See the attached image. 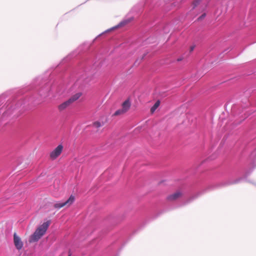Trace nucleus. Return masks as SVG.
<instances>
[{
	"mask_svg": "<svg viewBox=\"0 0 256 256\" xmlns=\"http://www.w3.org/2000/svg\"><path fill=\"white\" fill-rule=\"evenodd\" d=\"M50 224V222L48 221L40 226L34 234L30 236L29 242H33L38 241L45 234Z\"/></svg>",
	"mask_w": 256,
	"mask_h": 256,
	"instance_id": "f257e3e1",
	"label": "nucleus"
},
{
	"mask_svg": "<svg viewBox=\"0 0 256 256\" xmlns=\"http://www.w3.org/2000/svg\"><path fill=\"white\" fill-rule=\"evenodd\" d=\"M75 200L74 196L71 195L68 200L63 202H57L54 204V207L56 209H60L62 207H69L74 202Z\"/></svg>",
	"mask_w": 256,
	"mask_h": 256,
	"instance_id": "f03ea898",
	"label": "nucleus"
},
{
	"mask_svg": "<svg viewBox=\"0 0 256 256\" xmlns=\"http://www.w3.org/2000/svg\"><path fill=\"white\" fill-rule=\"evenodd\" d=\"M63 146L62 145H58L50 154L52 159L54 160L58 157L62 152Z\"/></svg>",
	"mask_w": 256,
	"mask_h": 256,
	"instance_id": "7ed1b4c3",
	"label": "nucleus"
},
{
	"mask_svg": "<svg viewBox=\"0 0 256 256\" xmlns=\"http://www.w3.org/2000/svg\"><path fill=\"white\" fill-rule=\"evenodd\" d=\"M182 196V193L180 191H177L174 194L168 195L166 200L170 202L174 201Z\"/></svg>",
	"mask_w": 256,
	"mask_h": 256,
	"instance_id": "20e7f679",
	"label": "nucleus"
},
{
	"mask_svg": "<svg viewBox=\"0 0 256 256\" xmlns=\"http://www.w3.org/2000/svg\"><path fill=\"white\" fill-rule=\"evenodd\" d=\"M14 246L18 250H20L22 248L23 243L16 233L14 235Z\"/></svg>",
	"mask_w": 256,
	"mask_h": 256,
	"instance_id": "39448f33",
	"label": "nucleus"
},
{
	"mask_svg": "<svg viewBox=\"0 0 256 256\" xmlns=\"http://www.w3.org/2000/svg\"><path fill=\"white\" fill-rule=\"evenodd\" d=\"M104 125V122H100V121H95L93 122L90 126L96 128V132H98L99 128Z\"/></svg>",
	"mask_w": 256,
	"mask_h": 256,
	"instance_id": "423d86ee",
	"label": "nucleus"
},
{
	"mask_svg": "<svg viewBox=\"0 0 256 256\" xmlns=\"http://www.w3.org/2000/svg\"><path fill=\"white\" fill-rule=\"evenodd\" d=\"M70 105L71 104L68 100H67L62 102L58 106V110L60 112L63 111Z\"/></svg>",
	"mask_w": 256,
	"mask_h": 256,
	"instance_id": "0eeeda50",
	"label": "nucleus"
},
{
	"mask_svg": "<svg viewBox=\"0 0 256 256\" xmlns=\"http://www.w3.org/2000/svg\"><path fill=\"white\" fill-rule=\"evenodd\" d=\"M82 96V94L80 92H78L76 94H75L72 96L68 100L71 104L74 102L75 101L78 100Z\"/></svg>",
	"mask_w": 256,
	"mask_h": 256,
	"instance_id": "6e6552de",
	"label": "nucleus"
},
{
	"mask_svg": "<svg viewBox=\"0 0 256 256\" xmlns=\"http://www.w3.org/2000/svg\"><path fill=\"white\" fill-rule=\"evenodd\" d=\"M130 103L128 100H125L122 104V108L126 112L130 108Z\"/></svg>",
	"mask_w": 256,
	"mask_h": 256,
	"instance_id": "1a4fd4ad",
	"label": "nucleus"
},
{
	"mask_svg": "<svg viewBox=\"0 0 256 256\" xmlns=\"http://www.w3.org/2000/svg\"><path fill=\"white\" fill-rule=\"evenodd\" d=\"M160 104V102L159 100H158L154 104L151 108H150V112L152 113H154L155 110H156V108L159 106Z\"/></svg>",
	"mask_w": 256,
	"mask_h": 256,
	"instance_id": "9d476101",
	"label": "nucleus"
},
{
	"mask_svg": "<svg viewBox=\"0 0 256 256\" xmlns=\"http://www.w3.org/2000/svg\"><path fill=\"white\" fill-rule=\"evenodd\" d=\"M126 113L122 108L119 109L115 112L114 114V116H118L120 115H122Z\"/></svg>",
	"mask_w": 256,
	"mask_h": 256,
	"instance_id": "9b49d317",
	"label": "nucleus"
},
{
	"mask_svg": "<svg viewBox=\"0 0 256 256\" xmlns=\"http://www.w3.org/2000/svg\"><path fill=\"white\" fill-rule=\"evenodd\" d=\"M205 16H206V14H202L201 16H200L198 18V20H202V18H204Z\"/></svg>",
	"mask_w": 256,
	"mask_h": 256,
	"instance_id": "f8f14e48",
	"label": "nucleus"
},
{
	"mask_svg": "<svg viewBox=\"0 0 256 256\" xmlns=\"http://www.w3.org/2000/svg\"><path fill=\"white\" fill-rule=\"evenodd\" d=\"M194 46H191L190 48V52H192L194 50Z\"/></svg>",
	"mask_w": 256,
	"mask_h": 256,
	"instance_id": "ddd939ff",
	"label": "nucleus"
},
{
	"mask_svg": "<svg viewBox=\"0 0 256 256\" xmlns=\"http://www.w3.org/2000/svg\"><path fill=\"white\" fill-rule=\"evenodd\" d=\"M200 1V0H196L194 2V4H195V6H196V4H198L199 3Z\"/></svg>",
	"mask_w": 256,
	"mask_h": 256,
	"instance_id": "4468645a",
	"label": "nucleus"
},
{
	"mask_svg": "<svg viewBox=\"0 0 256 256\" xmlns=\"http://www.w3.org/2000/svg\"><path fill=\"white\" fill-rule=\"evenodd\" d=\"M182 60V58H178V59L177 60H178V62H179V61H180V60Z\"/></svg>",
	"mask_w": 256,
	"mask_h": 256,
	"instance_id": "2eb2a0df",
	"label": "nucleus"
},
{
	"mask_svg": "<svg viewBox=\"0 0 256 256\" xmlns=\"http://www.w3.org/2000/svg\"><path fill=\"white\" fill-rule=\"evenodd\" d=\"M68 256H71V253H70V251L69 252V254Z\"/></svg>",
	"mask_w": 256,
	"mask_h": 256,
	"instance_id": "dca6fc26",
	"label": "nucleus"
}]
</instances>
